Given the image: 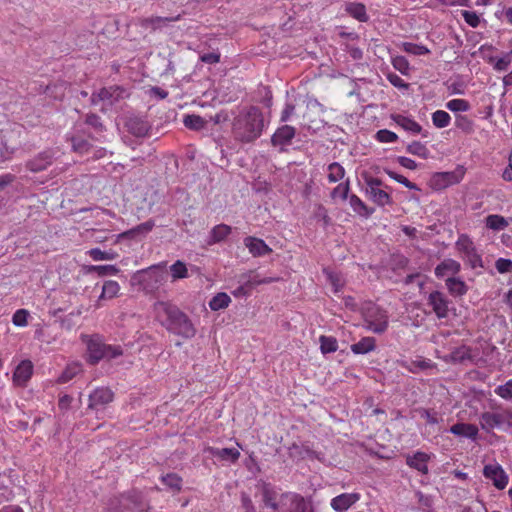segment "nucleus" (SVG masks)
<instances>
[{"mask_svg":"<svg viewBox=\"0 0 512 512\" xmlns=\"http://www.w3.org/2000/svg\"><path fill=\"white\" fill-rule=\"evenodd\" d=\"M264 127L261 110L250 106L242 110L233 120L232 133L237 141L250 143L259 138Z\"/></svg>","mask_w":512,"mask_h":512,"instance_id":"f257e3e1","label":"nucleus"},{"mask_svg":"<svg viewBox=\"0 0 512 512\" xmlns=\"http://www.w3.org/2000/svg\"><path fill=\"white\" fill-rule=\"evenodd\" d=\"M363 327L374 333L383 334L389 327L388 311L375 303L368 302L362 308Z\"/></svg>","mask_w":512,"mask_h":512,"instance_id":"f03ea898","label":"nucleus"},{"mask_svg":"<svg viewBox=\"0 0 512 512\" xmlns=\"http://www.w3.org/2000/svg\"><path fill=\"white\" fill-rule=\"evenodd\" d=\"M147 505L141 492L132 490L115 498L109 504V512H145Z\"/></svg>","mask_w":512,"mask_h":512,"instance_id":"7ed1b4c3","label":"nucleus"},{"mask_svg":"<svg viewBox=\"0 0 512 512\" xmlns=\"http://www.w3.org/2000/svg\"><path fill=\"white\" fill-rule=\"evenodd\" d=\"M366 194L370 201L379 207L393 204L391 195L392 188L384 185L381 179L377 177H369L365 180Z\"/></svg>","mask_w":512,"mask_h":512,"instance_id":"20e7f679","label":"nucleus"},{"mask_svg":"<svg viewBox=\"0 0 512 512\" xmlns=\"http://www.w3.org/2000/svg\"><path fill=\"white\" fill-rule=\"evenodd\" d=\"M455 248L463 261L472 269L483 267L481 255L477 252L474 242L468 235L461 234L455 243Z\"/></svg>","mask_w":512,"mask_h":512,"instance_id":"39448f33","label":"nucleus"},{"mask_svg":"<svg viewBox=\"0 0 512 512\" xmlns=\"http://www.w3.org/2000/svg\"><path fill=\"white\" fill-rule=\"evenodd\" d=\"M479 421L481 428L487 432L495 428H511L512 408H506L500 412H483Z\"/></svg>","mask_w":512,"mask_h":512,"instance_id":"423d86ee","label":"nucleus"},{"mask_svg":"<svg viewBox=\"0 0 512 512\" xmlns=\"http://www.w3.org/2000/svg\"><path fill=\"white\" fill-rule=\"evenodd\" d=\"M166 281V273L157 267L138 272V283L146 294H154Z\"/></svg>","mask_w":512,"mask_h":512,"instance_id":"0eeeda50","label":"nucleus"},{"mask_svg":"<svg viewBox=\"0 0 512 512\" xmlns=\"http://www.w3.org/2000/svg\"><path fill=\"white\" fill-rule=\"evenodd\" d=\"M169 333L177 335L185 340L196 335V328L189 316L182 310L165 328Z\"/></svg>","mask_w":512,"mask_h":512,"instance_id":"6e6552de","label":"nucleus"},{"mask_svg":"<svg viewBox=\"0 0 512 512\" xmlns=\"http://www.w3.org/2000/svg\"><path fill=\"white\" fill-rule=\"evenodd\" d=\"M181 309L171 301L158 300L152 305V314L156 322L166 328L176 318Z\"/></svg>","mask_w":512,"mask_h":512,"instance_id":"1a4fd4ad","label":"nucleus"},{"mask_svg":"<svg viewBox=\"0 0 512 512\" xmlns=\"http://www.w3.org/2000/svg\"><path fill=\"white\" fill-rule=\"evenodd\" d=\"M126 97H128V93L125 88L122 86L113 85L104 87L97 93H93L91 96V101L95 105L99 102H103L104 104L111 106L125 99Z\"/></svg>","mask_w":512,"mask_h":512,"instance_id":"9d476101","label":"nucleus"},{"mask_svg":"<svg viewBox=\"0 0 512 512\" xmlns=\"http://www.w3.org/2000/svg\"><path fill=\"white\" fill-rule=\"evenodd\" d=\"M464 174L463 167H458L454 171L437 172L431 177V187L435 190H443L449 186L456 185L462 181Z\"/></svg>","mask_w":512,"mask_h":512,"instance_id":"9b49d317","label":"nucleus"},{"mask_svg":"<svg viewBox=\"0 0 512 512\" xmlns=\"http://www.w3.org/2000/svg\"><path fill=\"white\" fill-rule=\"evenodd\" d=\"M68 140L71 142L72 150L81 156H88L92 159H100L106 154V150L104 148L94 147L82 136L73 135L69 137Z\"/></svg>","mask_w":512,"mask_h":512,"instance_id":"f8f14e48","label":"nucleus"},{"mask_svg":"<svg viewBox=\"0 0 512 512\" xmlns=\"http://www.w3.org/2000/svg\"><path fill=\"white\" fill-rule=\"evenodd\" d=\"M483 476L490 480L493 486L498 490H504L509 483V475L503 467L495 462L484 465Z\"/></svg>","mask_w":512,"mask_h":512,"instance_id":"ddd939ff","label":"nucleus"},{"mask_svg":"<svg viewBox=\"0 0 512 512\" xmlns=\"http://www.w3.org/2000/svg\"><path fill=\"white\" fill-rule=\"evenodd\" d=\"M451 302L441 291H432L427 298V305L432 309L438 319L447 318Z\"/></svg>","mask_w":512,"mask_h":512,"instance_id":"4468645a","label":"nucleus"},{"mask_svg":"<svg viewBox=\"0 0 512 512\" xmlns=\"http://www.w3.org/2000/svg\"><path fill=\"white\" fill-rule=\"evenodd\" d=\"M282 497L290 500L288 512H316L312 500L299 493H284Z\"/></svg>","mask_w":512,"mask_h":512,"instance_id":"2eb2a0df","label":"nucleus"},{"mask_svg":"<svg viewBox=\"0 0 512 512\" xmlns=\"http://www.w3.org/2000/svg\"><path fill=\"white\" fill-rule=\"evenodd\" d=\"M361 498L360 493H341L333 497L330 501V506L335 512H346Z\"/></svg>","mask_w":512,"mask_h":512,"instance_id":"dca6fc26","label":"nucleus"},{"mask_svg":"<svg viewBox=\"0 0 512 512\" xmlns=\"http://www.w3.org/2000/svg\"><path fill=\"white\" fill-rule=\"evenodd\" d=\"M33 374V364L30 360L21 361L14 373H13V384L17 387H25L28 381L31 379Z\"/></svg>","mask_w":512,"mask_h":512,"instance_id":"f3484780","label":"nucleus"},{"mask_svg":"<svg viewBox=\"0 0 512 512\" xmlns=\"http://www.w3.org/2000/svg\"><path fill=\"white\" fill-rule=\"evenodd\" d=\"M120 285L115 280H107L103 283L101 294L95 301L94 307L96 309L102 308L105 301L112 300L119 296Z\"/></svg>","mask_w":512,"mask_h":512,"instance_id":"a211bd4d","label":"nucleus"},{"mask_svg":"<svg viewBox=\"0 0 512 512\" xmlns=\"http://www.w3.org/2000/svg\"><path fill=\"white\" fill-rule=\"evenodd\" d=\"M461 271V264L451 258L444 259L435 267V276L439 279L455 277Z\"/></svg>","mask_w":512,"mask_h":512,"instance_id":"6ab92c4d","label":"nucleus"},{"mask_svg":"<svg viewBox=\"0 0 512 512\" xmlns=\"http://www.w3.org/2000/svg\"><path fill=\"white\" fill-rule=\"evenodd\" d=\"M431 459V455L422 452V451H416L412 455L406 456V464L412 468L420 472L421 474H428V462Z\"/></svg>","mask_w":512,"mask_h":512,"instance_id":"aec40b11","label":"nucleus"},{"mask_svg":"<svg viewBox=\"0 0 512 512\" xmlns=\"http://www.w3.org/2000/svg\"><path fill=\"white\" fill-rule=\"evenodd\" d=\"M262 502L265 507L270 508L273 512L279 509L278 491L271 483L264 482L261 486Z\"/></svg>","mask_w":512,"mask_h":512,"instance_id":"412c9836","label":"nucleus"},{"mask_svg":"<svg viewBox=\"0 0 512 512\" xmlns=\"http://www.w3.org/2000/svg\"><path fill=\"white\" fill-rule=\"evenodd\" d=\"M296 130L290 125H283L279 127L271 137L273 146H287L291 144L295 137Z\"/></svg>","mask_w":512,"mask_h":512,"instance_id":"4be33fe9","label":"nucleus"},{"mask_svg":"<svg viewBox=\"0 0 512 512\" xmlns=\"http://www.w3.org/2000/svg\"><path fill=\"white\" fill-rule=\"evenodd\" d=\"M113 392L108 388H97L89 396L88 407L90 409H97L99 406H104L113 400Z\"/></svg>","mask_w":512,"mask_h":512,"instance_id":"5701e85b","label":"nucleus"},{"mask_svg":"<svg viewBox=\"0 0 512 512\" xmlns=\"http://www.w3.org/2000/svg\"><path fill=\"white\" fill-rule=\"evenodd\" d=\"M244 245L254 257H260L272 252V249L264 242V240L248 236L244 239Z\"/></svg>","mask_w":512,"mask_h":512,"instance_id":"b1692460","label":"nucleus"},{"mask_svg":"<svg viewBox=\"0 0 512 512\" xmlns=\"http://www.w3.org/2000/svg\"><path fill=\"white\" fill-rule=\"evenodd\" d=\"M450 432L455 436L475 441L478 438L479 429L475 424L458 422L450 427Z\"/></svg>","mask_w":512,"mask_h":512,"instance_id":"393cba45","label":"nucleus"},{"mask_svg":"<svg viewBox=\"0 0 512 512\" xmlns=\"http://www.w3.org/2000/svg\"><path fill=\"white\" fill-rule=\"evenodd\" d=\"M53 159L52 151H44L39 153L35 158L27 163V168L32 172H39L45 170L51 165Z\"/></svg>","mask_w":512,"mask_h":512,"instance_id":"a878e982","label":"nucleus"},{"mask_svg":"<svg viewBox=\"0 0 512 512\" xmlns=\"http://www.w3.org/2000/svg\"><path fill=\"white\" fill-rule=\"evenodd\" d=\"M445 286L453 297H462L468 292L467 284L459 277H448L445 279Z\"/></svg>","mask_w":512,"mask_h":512,"instance_id":"bb28decb","label":"nucleus"},{"mask_svg":"<svg viewBox=\"0 0 512 512\" xmlns=\"http://www.w3.org/2000/svg\"><path fill=\"white\" fill-rule=\"evenodd\" d=\"M392 119L402 129H404L405 131H408L414 135L419 134L422 131L421 125L410 117H407V116H404L401 114H397V115H393Z\"/></svg>","mask_w":512,"mask_h":512,"instance_id":"cd10ccee","label":"nucleus"},{"mask_svg":"<svg viewBox=\"0 0 512 512\" xmlns=\"http://www.w3.org/2000/svg\"><path fill=\"white\" fill-rule=\"evenodd\" d=\"M87 349L91 363L95 364L105 356V344L96 338H91L87 343Z\"/></svg>","mask_w":512,"mask_h":512,"instance_id":"c85d7f7f","label":"nucleus"},{"mask_svg":"<svg viewBox=\"0 0 512 512\" xmlns=\"http://www.w3.org/2000/svg\"><path fill=\"white\" fill-rule=\"evenodd\" d=\"M354 354H367L376 349V339L371 336L361 338L357 343L350 346Z\"/></svg>","mask_w":512,"mask_h":512,"instance_id":"c756f323","label":"nucleus"},{"mask_svg":"<svg viewBox=\"0 0 512 512\" xmlns=\"http://www.w3.org/2000/svg\"><path fill=\"white\" fill-rule=\"evenodd\" d=\"M231 231L232 229L229 225L218 224L214 226L210 231V236L207 243L209 245H214L216 243L222 242L230 235Z\"/></svg>","mask_w":512,"mask_h":512,"instance_id":"7c9ffc66","label":"nucleus"},{"mask_svg":"<svg viewBox=\"0 0 512 512\" xmlns=\"http://www.w3.org/2000/svg\"><path fill=\"white\" fill-rule=\"evenodd\" d=\"M349 204L353 211L360 216L368 218L374 213V209L368 207L357 195L352 194L349 197Z\"/></svg>","mask_w":512,"mask_h":512,"instance_id":"2f4dec72","label":"nucleus"},{"mask_svg":"<svg viewBox=\"0 0 512 512\" xmlns=\"http://www.w3.org/2000/svg\"><path fill=\"white\" fill-rule=\"evenodd\" d=\"M86 254L93 261H112L118 258V253L113 250L102 251L100 248H92L86 252Z\"/></svg>","mask_w":512,"mask_h":512,"instance_id":"473e14b6","label":"nucleus"},{"mask_svg":"<svg viewBox=\"0 0 512 512\" xmlns=\"http://www.w3.org/2000/svg\"><path fill=\"white\" fill-rule=\"evenodd\" d=\"M347 13L360 22H366L368 15L366 13V7L362 3L352 2L346 5Z\"/></svg>","mask_w":512,"mask_h":512,"instance_id":"72a5a7b5","label":"nucleus"},{"mask_svg":"<svg viewBox=\"0 0 512 512\" xmlns=\"http://www.w3.org/2000/svg\"><path fill=\"white\" fill-rule=\"evenodd\" d=\"M488 63L493 65L494 70L498 72H505L508 70L511 62H512V51L504 54L502 57H489L487 59Z\"/></svg>","mask_w":512,"mask_h":512,"instance_id":"f704fd0d","label":"nucleus"},{"mask_svg":"<svg viewBox=\"0 0 512 512\" xmlns=\"http://www.w3.org/2000/svg\"><path fill=\"white\" fill-rule=\"evenodd\" d=\"M211 454L222 460H230L236 462L240 457V452L236 448H211Z\"/></svg>","mask_w":512,"mask_h":512,"instance_id":"c9c22d12","label":"nucleus"},{"mask_svg":"<svg viewBox=\"0 0 512 512\" xmlns=\"http://www.w3.org/2000/svg\"><path fill=\"white\" fill-rule=\"evenodd\" d=\"M485 225L493 231H501L508 227V221L501 215L491 214L485 218Z\"/></svg>","mask_w":512,"mask_h":512,"instance_id":"e433bc0d","label":"nucleus"},{"mask_svg":"<svg viewBox=\"0 0 512 512\" xmlns=\"http://www.w3.org/2000/svg\"><path fill=\"white\" fill-rule=\"evenodd\" d=\"M161 482L171 489L173 492H180L182 489L183 479L176 473H167L160 478Z\"/></svg>","mask_w":512,"mask_h":512,"instance_id":"4c0bfd02","label":"nucleus"},{"mask_svg":"<svg viewBox=\"0 0 512 512\" xmlns=\"http://www.w3.org/2000/svg\"><path fill=\"white\" fill-rule=\"evenodd\" d=\"M449 358L453 363H463L467 360H472L471 348L466 345L457 347L450 353Z\"/></svg>","mask_w":512,"mask_h":512,"instance_id":"58836bf2","label":"nucleus"},{"mask_svg":"<svg viewBox=\"0 0 512 512\" xmlns=\"http://www.w3.org/2000/svg\"><path fill=\"white\" fill-rule=\"evenodd\" d=\"M67 89V83L64 81L56 82L51 85H47L45 89V93L55 99L62 100L65 96V91Z\"/></svg>","mask_w":512,"mask_h":512,"instance_id":"ea45409f","label":"nucleus"},{"mask_svg":"<svg viewBox=\"0 0 512 512\" xmlns=\"http://www.w3.org/2000/svg\"><path fill=\"white\" fill-rule=\"evenodd\" d=\"M87 273H96L100 277L117 275L120 269L115 265H90L86 268Z\"/></svg>","mask_w":512,"mask_h":512,"instance_id":"a19ab883","label":"nucleus"},{"mask_svg":"<svg viewBox=\"0 0 512 512\" xmlns=\"http://www.w3.org/2000/svg\"><path fill=\"white\" fill-rule=\"evenodd\" d=\"M231 303L230 296L225 292L217 293L209 302V307L213 311L227 308Z\"/></svg>","mask_w":512,"mask_h":512,"instance_id":"79ce46f5","label":"nucleus"},{"mask_svg":"<svg viewBox=\"0 0 512 512\" xmlns=\"http://www.w3.org/2000/svg\"><path fill=\"white\" fill-rule=\"evenodd\" d=\"M185 127L191 130L199 131L205 128L207 121L199 115H185L183 118Z\"/></svg>","mask_w":512,"mask_h":512,"instance_id":"37998d69","label":"nucleus"},{"mask_svg":"<svg viewBox=\"0 0 512 512\" xmlns=\"http://www.w3.org/2000/svg\"><path fill=\"white\" fill-rule=\"evenodd\" d=\"M320 350L322 354L334 353L338 350V341L333 336L321 335L319 337Z\"/></svg>","mask_w":512,"mask_h":512,"instance_id":"c03bdc74","label":"nucleus"},{"mask_svg":"<svg viewBox=\"0 0 512 512\" xmlns=\"http://www.w3.org/2000/svg\"><path fill=\"white\" fill-rule=\"evenodd\" d=\"M240 276L244 279V281L246 282L251 291L255 286L261 284H269L275 280L274 278H259V276L257 274H254L253 271L243 273Z\"/></svg>","mask_w":512,"mask_h":512,"instance_id":"a18cd8bd","label":"nucleus"},{"mask_svg":"<svg viewBox=\"0 0 512 512\" xmlns=\"http://www.w3.org/2000/svg\"><path fill=\"white\" fill-rule=\"evenodd\" d=\"M345 175V169L342 165L337 162H333L328 165L327 178L330 183H336L340 181Z\"/></svg>","mask_w":512,"mask_h":512,"instance_id":"49530a36","label":"nucleus"},{"mask_svg":"<svg viewBox=\"0 0 512 512\" xmlns=\"http://www.w3.org/2000/svg\"><path fill=\"white\" fill-rule=\"evenodd\" d=\"M127 126L129 131L137 137H143L148 133V125L142 120L131 119L129 120Z\"/></svg>","mask_w":512,"mask_h":512,"instance_id":"de8ad7c7","label":"nucleus"},{"mask_svg":"<svg viewBox=\"0 0 512 512\" xmlns=\"http://www.w3.org/2000/svg\"><path fill=\"white\" fill-rule=\"evenodd\" d=\"M401 48L404 52L417 56L427 55L430 53V50L426 46L411 42H403Z\"/></svg>","mask_w":512,"mask_h":512,"instance_id":"09e8293b","label":"nucleus"},{"mask_svg":"<svg viewBox=\"0 0 512 512\" xmlns=\"http://www.w3.org/2000/svg\"><path fill=\"white\" fill-rule=\"evenodd\" d=\"M445 106L452 112H467L471 109L469 101L460 98L448 101Z\"/></svg>","mask_w":512,"mask_h":512,"instance_id":"8fccbe9b","label":"nucleus"},{"mask_svg":"<svg viewBox=\"0 0 512 512\" xmlns=\"http://www.w3.org/2000/svg\"><path fill=\"white\" fill-rule=\"evenodd\" d=\"M433 125L437 128H445L451 122V116L444 110H437L432 114Z\"/></svg>","mask_w":512,"mask_h":512,"instance_id":"3c124183","label":"nucleus"},{"mask_svg":"<svg viewBox=\"0 0 512 512\" xmlns=\"http://www.w3.org/2000/svg\"><path fill=\"white\" fill-rule=\"evenodd\" d=\"M173 280L184 279L188 277V270L184 262L177 260L170 266Z\"/></svg>","mask_w":512,"mask_h":512,"instance_id":"603ef678","label":"nucleus"},{"mask_svg":"<svg viewBox=\"0 0 512 512\" xmlns=\"http://www.w3.org/2000/svg\"><path fill=\"white\" fill-rule=\"evenodd\" d=\"M407 152L423 159H426L429 155L428 148L419 141H413L411 144H409L407 147Z\"/></svg>","mask_w":512,"mask_h":512,"instance_id":"864d4df0","label":"nucleus"},{"mask_svg":"<svg viewBox=\"0 0 512 512\" xmlns=\"http://www.w3.org/2000/svg\"><path fill=\"white\" fill-rule=\"evenodd\" d=\"M81 367L79 364H71L66 367L62 374L58 378L59 383H67L72 380L79 372Z\"/></svg>","mask_w":512,"mask_h":512,"instance_id":"5fc2aeb1","label":"nucleus"},{"mask_svg":"<svg viewBox=\"0 0 512 512\" xmlns=\"http://www.w3.org/2000/svg\"><path fill=\"white\" fill-rule=\"evenodd\" d=\"M179 19V16L175 17V18H167V17H159V16H155V17H149V18H145L141 21V25L143 27H152L153 29H156L157 27L160 26V24L162 23H166V22H171V21H176Z\"/></svg>","mask_w":512,"mask_h":512,"instance_id":"6e6d98bb","label":"nucleus"},{"mask_svg":"<svg viewBox=\"0 0 512 512\" xmlns=\"http://www.w3.org/2000/svg\"><path fill=\"white\" fill-rule=\"evenodd\" d=\"M385 172L391 179L404 185L406 188L410 190H419L418 186L415 183L408 180L405 176L398 174L397 172H394L392 170H385Z\"/></svg>","mask_w":512,"mask_h":512,"instance_id":"4d7b16f0","label":"nucleus"},{"mask_svg":"<svg viewBox=\"0 0 512 512\" xmlns=\"http://www.w3.org/2000/svg\"><path fill=\"white\" fill-rule=\"evenodd\" d=\"M391 63L397 71L403 75H408L410 64L404 56H395L392 58Z\"/></svg>","mask_w":512,"mask_h":512,"instance_id":"13d9d810","label":"nucleus"},{"mask_svg":"<svg viewBox=\"0 0 512 512\" xmlns=\"http://www.w3.org/2000/svg\"><path fill=\"white\" fill-rule=\"evenodd\" d=\"M495 394L504 400L512 399V379L506 383L499 385L494 390Z\"/></svg>","mask_w":512,"mask_h":512,"instance_id":"bf43d9fd","label":"nucleus"},{"mask_svg":"<svg viewBox=\"0 0 512 512\" xmlns=\"http://www.w3.org/2000/svg\"><path fill=\"white\" fill-rule=\"evenodd\" d=\"M29 312L26 309H18L12 316V323L17 327L28 325Z\"/></svg>","mask_w":512,"mask_h":512,"instance_id":"052dcab7","label":"nucleus"},{"mask_svg":"<svg viewBox=\"0 0 512 512\" xmlns=\"http://www.w3.org/2000/svg\"><path fill=\"white\" fill-rule=\"evenodd\" d=\"M375 138L381 143H394L398 140L397 134L387 129L377 131Z\"/></svg>","mask_w":512,"mask_h":512,"instance_id":"680f3d73","label":"nucleus"},{"mask_svg":"<svg viewBox=\"0 0 512 512\" xmlns=\"http://www.w3.org/2000/svg\"><path fill=\"white\" fill-rule=\"evenodd\" d=\"M349 190V182L340 183L332 190L331 197L333 199L341 198L342 200H346L348 198Z\"/></svg>","mask_w":512,"mask_h":512,"instance_id":"e2e57ef3","label":"nucleus"},{"mask_svg":"<svg viewBox=\"0 0 512 512\" xmlns=\"http://www.w3.org/2000/svg\"><path fill=\"white\" fill-rule=\"evenodd\" d=\"M153 227H154L153 221H151V220L146 221V222L141 223L140 225L136 226L135 228L122 233L120 236L125 237V236H129V235H134L136 233H147V232L151 231Z\"/></svg>","mask_w":512,"mask_h":512,"instance_id":"0e129e2a","label":"nucleus"},{"mask_svg":"<svg viewBox=\"0 0 512 512\" xmlns=\"http://www.w3.org/2000/svg\"><path fill=\"white\" fill-rule=\"evenodd\" d=\"M326 274L329 283L333 287L334 293L340 292L343 287V281L340 275L331 271H327Z\"/></svg>","mask_w":512,"mask_h":512,"instance_id":"69168bd1","label":"nucleus"},{"mask_svg":"<svg viewBox=\"0 0 512 512\" xmlns=\"http://www.w3.org/2000/svg\"><path fill=\"white\" fill-rule=\"evenodd\" d=\"M462 17L465 22L473 28H476L480 23V18L474 11L464 10L462 11Z\"/></svg>","mask_w":512,"mask_h":512,"instance_id":"338daca9","label":"nucleus"},{"mask_svg":"<svg viewBox=\"0 0 512 512\" xmlns=\"http://www.w3.org/2000/svg\"><path fill=\"white\" fill-rule=\"evenodd\" d=\"M495 267L501 274L508 273L512 270V260L499 258L495 262Z\"/></svg>","mask_w":512,"mask_h":512,"instance_id":"774afa93","label":"nucleus"}]
</instances>
